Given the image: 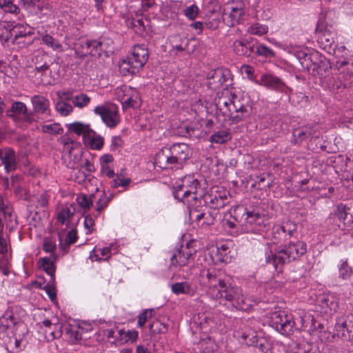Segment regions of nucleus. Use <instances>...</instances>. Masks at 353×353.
I'll return each mask as SVG.
<instances>
[{
	"label": "nucleus",
	"mask_w": 353,
	"mask_h": 353,
	"mask_svg": "<svg viewBox=\"0 0 353 353\" xmlns=\"http://www.w3.org/2000/svg\"><path fill=\"white\" fill-rule=\"evenodd\" d=\"M318 302L321 312L329 316L334 314L339 307L338 300L332 294H324L321 295Z\"/></svg>",
	"instance_id": "19"
},
{
	"label": "nucleus",
	"mask_w": 353,
	"mask_h": 353,
	"mask_svg": "<svg viewBox=\"0 0 353 353\" xmlns=\"http://www.w3.org/2000/svg\"><path fill=\"white\" fill-rule=\"evenodd\" d=\"M41 42L43 45L54 51L61 52L64 50L62 44L57 39L48 34H44L41 36Z\"/></svg>",
	"instance_id": "36"
},
{
	"label": "nucleus",
	"mask_w": 353,
	"mask_h": 353,
	"mask_svg": "<svg viewBox=\"0 0 353 353\" xmlns=\"http://www.w3.org/2000/svg\"><path fill=\"white\" fill-rule=\"evenodd\" d=\"M41 131L50 135H57L62 134L63 129L59 123H53L42 125Z\"/></svg>",
	"instance_id": "44"
},
{
	"label": "nucleus",
	"mask_w": 353,
	"mask_h": 353,
	"mask_svg": "<svg viewBox=\"0 0 353 353\" xmlns=\"http://www.w3.org/2000/svg\"><path fill=\"white\" fill-rule=\"evenodd\" d=\"M0 162L7 172L15 170L17 165L15 152L10 148L0 149Z\"/></svg>",
	"instance_id": "21"
},
{
	"label": "nucleus",
	"mask_w": 353,
	"mask_h": 353,
	"mask_svg": "<svg viewBox=\"0 0 353 353\" xmlns=\"http://www.w3.org/2000/svg\"><path fill=\"white\" fill-rule=\"evenodd\" d=\"M231 139L230 133L226 130H221L210 137V141L214 143H224Z\"/></svg>",
	"instance_id": "46"
},
{
	"label": "nucleus",
	"mask_w": 353,
	"mask_h": 353,
	"mask_svg": "<svg viewBox=\"0 0 353 353\" xmlns=\"http://www.w3.org/2000/svg\"><path fill=\"white\" fill-rule=\"evenodd\" d=\"M331 74L325 77L322 79V84L331 91H335L346 86V82L339 74L335 68H332Z\"/></svg>",
	"instance_id": "20"
},
{
	"label": "nucleus",
	"mask_w": 353,
	"mask_h": 353,
	"mask_svg": "<svg viewBox=\"0 0 353 353\" xmlns=\"http://www.w3.org/2000/svg\"><path fill=\"white\" fill-rule=\"evenodd\" d=\"M118 345H123L128 343H133L137 341L139 332L135 330L119 329L118 333Z\"/></svg>",
	"instance_id": "31"
},
{
	"label": "nucleus",
	"mask_w": 353,
	"mask_h": 353,
	"mask_svg": "<svg viewBox=\"0 0 353 353\" xmlns=\"http://www.w3.org/2000/svg\"><path fill=\"white\" fill-rule=\"evenodd\" d=\"M307 250V245L303 241L296 243H290L283 248L274 252L272 250L266 253L265 261L267 263L272 264L276 270L279 265L292 261H295L303 256Z\"/></svg>",
	"instance_id": "5"
},
{
	"label": "nucleus",
	"mask_w": 353,
	"mask_h": 353,
	"mask_svg": "<svg viewBox=\"0 0 353 353\" xmlns=\"http://www.w3.org/2000/svg\"><path fill=\"white\" fill-rule=\"evenodd\" d=\"M200 183L194 176H186L176 182L173 188L174 197L186 205L188 208L196 204Z\"/></svg>",
	"instance_id": "6"
},
{
	"label": "nucleus",
	"mask_w": 353,
	"mask_h": 353,
	"mask_svg": "<svg viewBox=\"0 0 353 353\" xmlns=\"http://www.w3.org/2000/svg\"><path fill=\"white\" fill-rule=\"evenodd\" d=\"M0 212L6 216L7 215L11 216L12 208L10 203L0 194Z\"/></svg>",
	"instance_id": "59"
},
{
	"label": "nucleus",
	"mask_w": 353,
	"mask_h": 353,
	"mask_svg": "<svg viewBox=\"0 0 353 353\" xmlns=\"http://www.w3.org/2000/svg\"><path fill=\"white\" fill-rule=\"evenodd\" d=\"M281 227L283 228V232L285 234L283 236L284 241H287L291 238L296 231V225L290 221H288L283 225H281Z\"/></svg>",
	"instance_id": "52"
},
{
	"label": "nucleus",
	"mask_w": 353,
	"mask_h": 353,
	"mask_svg": "<svg viewBox=\"0 0 353 353\" xmlns=\"http://www.w3.org/2000/svg\"><path fill=\"white\" fill-rule=\"evenodd\" d=\"M19 5L32 14H44L49 10V4L46 0H20Z\"/></svg>",
	"instance_id": "18"
},
{
	"label": "nucleus",
	"mask_w": 353,
	"mask_h": 353,
	"mask_svg": "<svg viewBox=\"0 0 353 353\" xmlns=\"http://www.w3.org/2000/svg\"><path fill=\"white\" fill-rule=\"evenodd\" d=\"M196 250L190 248L189 243L181 245L173 250L170 258L169 269L171 271L180 270L183 267L188 265L192 259Z\"/></svg>",
	"instance_id": "9"
},
{
	"label": "nucleus",
	"mask_w": 353,
	"mask_h": 353,
	"mask_svg": "<svg viewBox=\"0 0 353 353\" xmlns=\"http://www.w3.org/2000/svg\"><path fill=\"white\" fill-rule=\"evenodd\" d=\"M0 8L10 13L19 12V8L13 3V0H0Z\"/></svg>",
	"instance_id": "54"
},
{
	"label": "nucleus",
	"mask_w": 353,
	"mask_h": 353,
	"mask_svg": "<svg viewBox=\"0 0 353 353\" xmlns=\"http://www.w3.org/2000/svg\"><path fill=\"white\" fill-rule=\"evenodd\" d=\"M27 110V106L24 103L15 101L12 104L10 109L7 110L6 114L17 124H20L22 122V117L26 113Z\"/></svg>",
	"instance_id": "25"
},
{
	"label": "nucleus",
	"mask_w": 353,
	"mask_h": 353,
	"mask_svg": "<svg viewBox=\"0 0 353 353\" xmlns=\"http://www.w3.org/2000/svg\"><path fill=\"white\" fill-rule=\"evenodd\" d=\"M110 41L105 39H100L99 40H90V49L92 51L90 53L91 56H100L102 52H107L108 45Z\"/></svg>",
	"instance_id": "30"
},
{
	"label": "nucleus",
	"mask_w": 353,
	"mask_h": 353,
	"mask_svg": "<svg viewBox=\"0 0 353 353\" xmlns=\"http://www.w3.org/2000/svg\"><path fill=\"white\" fill-rule=\"evenodd\" d=\"M130 26L139 34H142L144 32L145 24L143 19H132Z\"/></svg>",
	"instance_id": "60"
},
{
	"label": "nucleus",
	"mask_w": 353,
	"mask_h": 353,
	"mask_svg": "<svg viewBox=\"0 0 353 353\" xmlns=\"http://www.w3.org/2000/svg\"><path fill=\"white\" fill-rule=\"evenodd\" d=\"M257 83L268 89L290 94L292 90L279 77L270 74L265 73L261 74Z\"/></svg>",
	"instance_id": "12"
},
{
	"label": "nucleus",
	"mask_w": 353,
	"mask_h": 353,
	"mask_svg": "<svg viewBox=\"0 0 353 353\" xmlns=\"http://www.w3.org/2000/svg\"><path fill=\"white\" fill-rule=\"evenodd\" d=\"M94 112L110 128L116 127L120 122L118 108L114 105H98L94 108Z\"/></svg>",
	"instance_id": "11"
},
{
	"label": "nucleus",
	"mask_w": 353,
	"mask_h": 353,
	"mask_svg": "<svg viewBox=\"0 0 353 353\" xmlns=\"http://www.w3.org/2000/svg\"><path fill=\"white\" fill-rule=\"evenodd\" d=\"M42 323L45 327V338L47 341H51L61 337L62 334L61 324H52L50 320H44Z\"/></svg>",
	"instance_id": "27"
},
{
	"label": "nucleus",
	"mask_w": 353,
	"mask_h": 353,
	"mask_svg": "<svg viewBox=\"0 0 353 353\" xmlns=\"http://www.w3.org/2000/svg\"><path fill=\"white\" fill-rule=\"evenodd\" d=\"M91 132L89 136H86L84 139V143L88 145L93 150H100L103 146V138L97 134L96 132L91 129Z\"/></svg>",
	"instance_id": "34"
},
{
	"label": "nucleus",
	"mask_w": 353,
	"mask_h": 353,
	"mask_svg": "<svg viewBox=\"0 0 353 353\" xmlns=\"http://www.w3.org/2000/svg\"><path fill=\"white\" fill-rule=\"evenodd\" d=\"M74 161L70 162L68 167L70 169H84L88 172H92L95 170L94 165L90 160L85 159H83L81 154H77L74 155Z\"/></svg>",
	"instance_id": "28"
},
{
	"label": "nucleus",
	"mask_w": 353,
	"mask_h": 353,
	"mask_svg": "<svg viewBox=\"0 0 353 353\" xmlns=\"http://www.w3.org/2000/svg\"><path fill=\"white\" fill-rule=\"evenodd\" d=\"M201 265L198 280L200 285L207 289L208 296L215 300H225L238 310H246L252 306V301L245 297L240 288L218 278L214 268Z\"/></svg>",
	"instance_id": "1"
},
{
	"label": "nucleus",
	"mask_w": 353,
	"mask_h": 353,
	"mask_svg": "<svg viewBox=\"0 0 353 353\" xmlns=\"http://www.w3.org/2000/svg\"><path fill=\"white\" fill-rule=\"evenodd\" d=\"M228 191L220 189L216 191H212L211 193L204 196V201L210 208L215 211L219 208L224 207L228 202Z\"/></svg>",
	"instance_id": "15"
},
{
	"label": "nucleus",
	"mask_w": 353,
	"mask_h": 353,
	"mask_svg": "<svg viewBox=\"0 0 353 353\" xmlns=\"http://www.w3.org/2000/svg\"><path fill=\"white\" fill-rule=\"evenodd\" d=\"M65 128L68 132L74 133L77 135H82L84 140L86 136H89L91 132L90 125L85 124L83 122L76 121L71 123L65 124Z\"/></svg>",
	"instance_id": "29"
},
{
	"label": "nucleus",
	"mask_w": 353,
	"mask_h": 353,
	"mask_svg": "<svg viewBox=\"0 0 353 353\" xmlns=\"http://www.w3.org/2000/svg\"><path fill=\"white\" fill-rule=\"evenodd\" d=\"M116 98L122 103L123 108H139L141 99L138 91L128 85H123L116 88Z\"/></svg>",
	"instance_id": "10"
},
{
	"label": "nucleus",
	"mask_w": 353,
	"mask_h": 353,
	"mask_svg": "<svg viewBox=\"0 0 353 353\" xmlns=\"http://www.w3.org/2000/svg\"><path fill=\"white\" fill-rule=\"evenodd\" d=\"M286 353H320L319 351L310 343L296 344L294 347Z\"/></svg>",
	"instance_id": "41"
},
{
	"label": "nucleus",
	"mask_w": 353,
	"mask_h": 353,
	"mask_svg": "<svg viewBox=\"0 0 353 353\" xmlns=\"http://www.w3.org/2000/svg\"><path fill=\"white\" fill-rule=\"evenodd\" d=\"M39 264L48 274L50 276V282H54V274L56 267L54 263L49 257H43L39 259Z\"/></svg>",
	"instance_id": "38"
},
{
	"label": "nucleus",
	"mask_w": 353,
	"mask_h": 353,
	"mask_svg": "<svg viewBox=\"0 0 353 353\" xmlns=\"http://www.w3.org/2000/svg\"><path fill=\"white\" fill-rule=\"evenodd\" d=\"M168 330L166 324L156 320L150 325V331L152 334H164Z\"/></svg>",
	"instance_id": "50"
},
{
	"label": "nucleus",
	"mask_w": 353,
	"mask_h": 353,
	"mask_svg": "<svg viewBox=\"0 0 353 353\" xmlns=\"http://www.w3.org/2000/svg\"><path fill=\"white\" fill-rule=\"evenodd\" d=\"M248 41L244 39L236 40L233 43L234 51L238 55H244L247 53L246 45Z\"/></svg>",
	"instance_id": "58"
},
{
	"label": "nucleus",
	"mask_w": 353,
	"mask_h": 353,
	"mask_svg": "<svg viewBox=\"0 0 353 353\" xmlns=\"http://www.w3.org/2000/svg\"><path fill=\"white\" fill-rule=\"evenodd\" d=\"M117 252L118 248L113 244L102 248H94L90 254V258L95 261H106L112 254Z\"/></svg>",
	"instance_id": "26"
},
{
	"label": "nucleus",
	"mask_w": 353,
	"mask_h": 353,
	"mask_svg": "<svg viewBox=\"0 0 353 353\" xmlns=\"http://www.w3.org/2000/svg\"><path fill=\"white\" fill-rule=\"evenodd\" d=\"M313 134V130L311 128H305L296 130L294 132V135L297 137L301 141H303Z\"/></svg>",
	"instance_id": "64"
},
{
	"label": "nucleus",
	"mask_w": 353,
	"mask_h": 353,
	"mask_svg": "<svg viewBox=\"0 0 353 353\" xmlns=\"http://www.w3.org/2000/svg\"><path fill=\"white\" fill-rule=\"evenodd\" d=\"M339 278L342 280H348L352 274V269L348 265L347 259H341L338 265Z\"/></svg>",
	"instance_id": "39"
},
{
	"label": "nucleus",
	"mask_w": 353,
	"mask_h": 353,
	"mask_svg": "<svg viewBox=\"0 0 353 353\" xmlns=\"http://www.w3.org/2000/svg\"><path fill=\"white\" fill-rule=\"evenodd\" d=\"M255 48H256V52H255L256 54L259 56H263L265 58H268V57L272 58L275 56L274 52L264 44H261V43L257 44L255 46Z\"/></svg>",
	"instance_id": "51"
},
{
	"label": "nucleus",
	"mask_w": 353,
	"mask_h": 353,
	"mask_svg": "<svg viewBox=\"0 0 353 353\" xmlns=\"http://www.w3.org/2000/svg\"><path fill=\"white\" fill-rule=\"evenodd\" d=\"M12 36L10 26L6 22L0 21V41L6 42Z\"/></svg>",
	"instance_id": "49"
},
{
	"label": "nucleus",
	"mask_w": 353,
	"mask_h": 353,
	"mask_svg": "<svg viewBox=\"0 0 353 353\" xmlns=\"http://www.w3.org/2000/svg\"><path fill=\"white\" fill-rule=\"evenodd\" d=\"M216 104L223 115L233 123L242 121L251 109L250 100L246 94L235 93L228 88L223 89Z\"/></svg>",
	"instance_id": "2"
},
{
	"label": "nucleus",
	"mask_w": 353,
	"mask_h": 353,
	"mask_svg": "<svg viewBox=\"0 0 353 353\" xmlns=\"http://www.w3.org/2000/svg\"><path fill=\"white\" fill-rule=\"evenodd\" d=\"M34 112L46 116L51 115L50 101L42 95H34L31 99Z\"/></svg>",
	"instance_id": "23"
},
{
	"label": "nucleus",
	"mask_w": 353,
	"mask_h": 353,
	"mask_svg": "<svg viewBox=\"0 0 353 353\" xmlns=\"http://www.w3.org/2000/svg\"><path fill=\"white\" fill-rule=\"evenodd\" d=\"M149 52L144 45L134 46L131 56L123 60L120 64V69L126 74H136L148 61Z\"/></svg>",
	"instance_id": "7"
},
{
	"label": "nucleus",
	"mask_w": 353,
	"mask_h": 353,
	"mask_svg": "<svg viewBox=\"0 0 353 353\" xmlns=\"http://www.w3.org/2000/svg\"><path fill=\"white\" fill-rule=\"evenodd\" d=\"M217 212L215 211L205 212V216L201 223V226H209L214 224Z\"/></svg>",
	"instance_id": "61"
},
{
	"label": "nucleus",
	"mask_w": 353,
	"mask_h": 353,
	"mask_svg": "<svg viewBox=\"0 0 353 353\" xmlns=\"http://www.w3.org/2000/svg\"><path fill=\"white\" fill-rule=\"evenodd\" d=\"M230 71L217 69L210 72L208 76V85L210 89L216 90L225 85L229 81Z\"/></svg>",
	"instance_id": "17"
},
{
	"label": "nucleus",
	"mask_w": 353,
	"mask_h": 353,
	"mask_svg": "<svg viewBox=\"0 0 353 353\" xmlns=\"http://www.w3.org/2000/svg\"><path fill=\"white\" fill-rule=\"evenodd\" d=\"M338 337L344 341H353V314H348L338 319L335 325Z\"/></svg>",
	"instance_id": "13"
},
{
	"label": "nucleus",
	"mask_w": 353,
	"mask_h": 353,
	"mask_svg": "<svg viewBox=\"0 0 353 353\" xmlns=\"http://www.w3.org/2000/svg\"><path fill=\"white\" fill-rule=\"evenodd\" d=\"M200 13V9L196 4L188 6L183 10L184 15L191 21L196 19Z\"/></svg>",
	"instance_id": "55"
},
{
	"label": "nucleus",
	"mask_w": 353,
	"mask_h": 353,
	"mask_svg": "<svg viewBox=\"0 0 353 353\" xmlns=\"http://www.w3.org/2000/svg\"><path fill=\"white\" fill-rule=\"evenodd\" d=\"M232 216L245 232H259L263 230L268 223V216L261 212L259 208L248 210L243 205L237 206Z\"/></svg>",
	"instance_id": "4"
},
{
	"label": "nucleus",
	"mask_w": 353,
	"mask_h": 353,
	"mask_svg": "<svg viewBox=\"0 0 353 353\" xmlns=\"http://www.w3.org/2000/svg\"><path fill=\"white\" fill-rule=\"evenodd\" d=\"M229 244V243H221L211 250L210 259L212 263L227 262L230 252Z\"/></svg>",
	"instance_id": "24"
},
{
	"label": "nucleus",
	"mask_w": 353,
	"mask_h": 353,
	"mask_svg": "<svg viewBox=\"0 0 353 353\" xmlns=\"http://www.w3.org/2000/svg\"><path fill=\"white\" fill-rule=\"evenodd\" d=\"M339 74L346 82L347 80L353 75V63L345 61H337L334 67Z\"/></svg>",
	"instance_id": "32"
},
{
	"label": "nucleus",
	"mask_w": 353,
	"mask_h": 353,
	"mask_svg": "<svg viewBox=\"0 0 353 353\" xmlns=\"http://www.w3.org/2000/svg\"><path fill=\"white\" fill-rule=\"evenodd\" d=\"M199 345L201 353H212L214 351V343L210 338L202 339Z\"/></svg>",
	"instance_id": "57"
},
{
	"label": "nucleus",
	"mask_w": 353,
	"mask_h": 353,
	"mask_svg": "<svg viewBox=\"0 0 353 353\" xmlns=\"http://www.w3.org/2000/svg\"><path fill=\"white\" fill-rule=\"evenodd\" d=\"M234 335L242 343L248 346H257V340L259 336L249 324H243L235 332Z\"/></svg>",
	"instance_id": "16"
},
{
	"label": "nucleus",
	"mask_w": 353,
	"mask_h": 353,
	"mask_svg": "<svg viewBox=\"0 0 353 353\" xmlns=\"http://www.w3.org/2000/svg\"><path fill=\"white\" fill-rule=\"evenodd\" d=\"M171 291L176 296L188 295L193 296L197 292V287L193 282L182 281L173 283L170 286Z\"/></svg>",
	"instance_id": "22"
},
{
	"label": "nucleus",
	"mask_w": 353,
	"mask_h": 353,
	"mask_svg": "<svg viewBox=\"0 0 353 353\" xmlns=\"http://www.w3.org/2000/svg\"><path fill=\"white\" fill-rule=\"evenodd\" d=\"M17 323V319L11 311H7L0 318V339L6 343L10 340V334L13 333V328Z\"/></svg>",
	"instance_id": "14"
},
{
	"label": "nucleus",
	"mask_w": 353,
	"mask_h": 353,
	"mask_svg": "<svg viewBox=\"0 0 353 353\" xmlns=\"http://www.w3.org/2000/svg\"><path fill=\"white\" fill-rule=\"evenodd\" d=\"M73 215L74 212L68 208H63L58 214V223L62 225H65L68 227Z\"/></svg>",
	"instance_id": "45"
},
{
	"label": "nucleus",
	"mask_w": 353,
	"mask_h": 353,
	"mask_svg": "<svg viewBox=\"0 0 353 353\" xmlns=\"http://www.w3.org/2000/svg\"><path fill=\"white\" fill-rule=\"evenodd\" d=\"M91 101V98L85 93H80L73 97L72 104L74 107L83 109L87 107Z\"/></svg>",
	"instance_id": "42"
},
{
	"label": "nucleus",
	"mask_w": 353,
	"mask_h": 353,
	"mask_svg": "<svg viewBox=\"0 0 353 353\" xmlns=\"http://www.w3.org/2000/svg\"><path fill=\"white\" fill-rule=\"evenodd\" d=\"M172 50L176 52H183L187 50L189 40L187 38H182L179 35H175L171 40Z\"/></svg>",
	"instance_id": "40"
},
{
	"label": "nucleus",
	"mask_w": 353,
	"mask_h": 353,
	"mask_svg": "<svg viewBox=\"0 0 353 353\" xmlns=\"http://www.w3.org/2000/svg\"><path fill=\"white\" fill-rule=\"evenodd\" d=\"M194 205L188 208L189 214L191 219L194 220L201 225V223L205 216V212H200L194 208Z\"/></svg>",
	"instance_id": "63"
},
{
	"label": "nucleus",
	"mask_w": 353,
	"mask_h": 353,
	"mask_svg": "<svg viewBox=\"0 0 353 353\" xmlns=\"http://www.w3.org/2000/svg\"><path fill=\"white\" fill-rule=\"evenodd\" d=\"M11 32L12 35H14V39L23 37L31 34L30 27L22 24H17L14 26Z\"/></svg>",
	"instance_id": "48"
},
{
	"label": "nucleus",
	"mask_w": 353,
	"mask_h": 353,
	"mask_svg": "<svg viewBox=\"0 0 353 353\" xmlns=\"http://www.w3.org/2000/svg\"><path fill=\"white\" fill-rule=\"evenodd\" d=\"M152 310H145L138 316L137 325L139 327L144 326L147 321L152 316Z\"/></svg>",
	"instance_id": "62"
},
{
	"label": "nucleus",
	"mask_w": 353,
	"mask_h": 353,
	"mask_svg": "<svg viewBox=\"0 0 353 353\" xmlns=\"http://www.w3.org/2000/svg\"><path fill=\"white\" fill-rule=\"evenodd\" d=\"M109 201L110 199L106 196V194L104 192L101 193L98 201L97 202L96 214H94L95 216H99L101 212L108 206Z\"/></svg>",
	"instance_id": "56"
},
{
	"label": "nucleus",
	"mask_w": 353,
	"mask_h": 353,
	"mask_svg": "<svg viewBox=\"0 0 353 353\" xmlns=\"http://www.w3.org/2000/svg\"><path fill=\"white\" fill-rule=\"evenodd\" d=\"M319 43L321 47L328 54H335V49L336 46L334 43L333 37H330L328 34H324L320 37Z\"/></svg>",
	"instance_id": "37"
},
{
	"label": "nucleus",
	"mask_w": 353,
	"mask_h": 353,
	"mask_svg": "<svg viewBox=\"0 0 353 353\" xmlns=\"http://www.w3.org/2000/svg\"><path fill=\"white\" fill-rule=\"evenodd\" d=\"M55 110L62 117H67L73 112V106L67 101L60 99L55 105Z\"/></svg>",
	"instance_id": "43"
},
{
	"label": "nucleus",
	"mask_w": 353,
	"mask_h": 353,
	"mask_svg": "<svg viewBox=\"0 0 353 353\" xmlns=\"http://www.w3.org/2000/svg\"><path fill=\"white\" fill-rule=\"evenodd\" d=\"M248 32L255 34L258 36H262L263 34H265L268 31V27L266 25L260 24L259 23H255L253 24H251L248 28Z\"/></svg>",
	"instance_id": "47"
},
{
	"label": "nucleus",
	"mask_w": 353,
	"mask_h": 353,
	"mask_svg": "<svg viewBox=\"0 0 353 353\" xmlns=\"http://www.w3.org/2000/svg\"><path fill=\"white\" fill-rule=\"evenodd\" d=\"M243 14L244 11L242 8H232L230 13L225 14V18L224 20L228 26H234L240 21Z\"/></svg>",
	"instance_id": "35"
},
{
	"label": "nucleus",
	"mask_w": 353,
	"mask_h": 353,
	"mask_svg": "<svg viewBox=\"0 0 353 353\" xmlns=\"http://www.w3.org/2000/svg\"><path fill=\"white\" fill-rule=\"evenodd\" d=\"M283 228L281 227V225H274L272 228V236L274 240V243H278L284 241V237L285 234H284Z\"/></svg>",
	"instance_id": "53"
},
{
	"label": "nucleus",
	"mask_w": 353,
	"mask_h": 353,
	"mask_svg": "<svg viewBox=\"0 0 353 353\" xmlns=\"http://www.w3.org/2000/svg\"><path fill=\"white\" fill-rule=\"evenodd\" d=\"M77 231L75 228H72L67 234L64 242L61 234H59V246L63 252H67L71 245L74 244L77 240Z\"/></svg>",
	"instance_id": "33"
},
{
	"label": "nucleus",
	"mask_w": 353,
	"mask_h": 353,
	"mask_svg": "<svg viewBox=\"0 0 353 353\" xmlns=\"http://www.w3.org/2000/svg\"><path fill=\"white\" fill-rule=\"evenodd\" d=\"M269 324L278 332L285 336L292 334L295 326L292 314L281 310H275L270 313Z\"/></svg>",
	"instance_id": "8"
},
{
	"label": "nucleus",
	"mask_w": 353,
	"mask_h": 353,
	"mask_svg": "<svg viewBox=\"0 0 353 353\" xmlns=\"http://www.w3.org/2000/svg\"><path fill=\"white\" fill-rule=\"evenodd\" d=\"M191 157V149L184 143H174L159 150L154 158V165L162 170L181 169Z\"/></svg>",
	"instance_id": "3"
}]
</instances>
